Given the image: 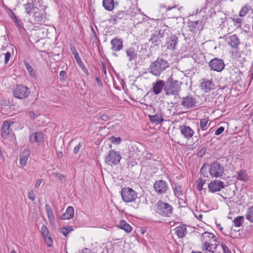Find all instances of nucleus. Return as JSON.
I'll list each match as a JSON object with an SVG mask.
<instances>
[{
  "mask_svg": "<svg viewBox=\"0 0 253 253\" xmlns=\"http://www.w3.org/2000/svg\"><path fill=\"white\" fill-rule=\"evenodd\" d=\"M169 67V64L166 60L158 57L151 63L148 71L153 76L159 77L161 73Z\"/></svg>",
  "mask_w": 253,
  "mask_h": 253,
  "instance_id": "nucleus-1",
  "label": "nucleus"
},
{
  "mask_svg": "<svg viewBox=\"0 0 253 253\" xmlns=\"http://www.w3.org/2000/svg\"><path fill=\"white\" fill-rule=\"evenodd\" d=\"M201 241L203 244L202 250L203 251L213 252L212 251V247L215 245L214 249L216 247V244L215 243L216 241V237L214 234L205 232L202 235Z\"/></svg>",
  "mask_w": 253,
  "mask_h": 253,
  "instance_id": "nucleus-2",
  "label": "nucleus"
},
{
  "mask_svg": "<svg viewBox=\"0 0 253 253\" xmlns=\"http://www.w3.org/2000/svg\"><path fill=\"white\" fill-rule=\"evenodd\" d=\"M181 82L169 77L165 84L164 91L167 95L176 96L181 89Z\"/></svg>",
  "mask_w": 253,
  "mask_h": 253,
  "instance_id": "nucleus-3",
  "label": "nucleus"
},
{
  "mask_svg": "<svg viewBox=\"0 0 253 253\" xmlns=\"http://www.w3.org/2000/svg\"><path fill=\"white\" fill-rule=\"evenodd\" d=\"M155 208V212L161 216L169 217L172 214V207L168 203L161 200L156 204Z\"/></svg>",
  "mask_w": 253,
  "mask_h": 253,
  "instance_id": "nucleus-4",
  "label": "nucleus"
},
{
  "mask_svg": "<svg viewBox=\"0 0 253 253\" xmlns=\"http://www.w3.org/2000/svg\"><path fill=\"white\" fill-rule=\"evenodd\" d=\"M121 158L119 152L110 150L105 158V162L110 166H117L120 164Z\"/></svg>",
  "mask_w": 253,
  "mask_h": 253,
  "instance_id": "nucleus-5",
  "label": "nucleus"
},
{
  "mask_svg": "<svg viewBox=\"0 0 253 253\" xmlns=\"http://www.w3.org/2000/svg\"><path fill=\"white\" fill-rule=\"evenodd\" d=\"M121 196L125 202H132L137 199V194L134 190L129 187L122 189Z\"/></svg>",
  "mask_w": 253,
  "mask_h": 253,
  "instance_id": "nucleus-6",
  "label": "nucleus"
},
{
  "mask_svg": "<svg viewBox=\"0 0 253 253\" xmlns=\"http://www.w3.org/2000/svg\"><path fill=\"white\" fill-rule=\"evenodd\" d=\"M209 172L212 177H220L223 173L224 167L219 163L214 162L211 164Z\"/></svg>",
  "mask_w": 253,
  "mask_h": 253,
  "instance_id": "nucleus-7",
  "label": "nucleus"
},
{
  "mask_svg": "<svg viewBox=\"0 0 253 253\" xmlns=\"http://www.w3.org/2000/svg\"><path fill=\"white\" fill-rule=\"evenodd\" d=\"M30 93L29 88L23 85H17L13 91L14 97L21 99L26 98Z\"/></svg>",
  "mask_w": 253,
  "mask_h": 253,
  "instance_id": "nucleus-8",
  "label": "nucleus"
},
{
  "mask_svg": "<svg viewBox=\"0 0 253 253\" xmlns=\"http://www.w3.org/2000/svg\"><path fill=\"white\" fill-rule=\"evenodd\" d=\"M209 65L211 70L216 72H221L225 66L223 61L218 58H214L211 60L209 63Z\"/></svg>",
  "mask_w": 253,
  "mask_h": 253,
  "instance_id": "nucleus-9",
  "label": "nucleus"
},
{
  "mask_svg": "<svg viewBox=\"0 0 253 253\" xmlns=\"http://www.w3.org/2000/svg\"><path fill=\"white\" fill-rule=\"evenodd\" d=\"M221 38V37H220ZM222 39L225 40L227 44L231 48L236 49L240 44V41L236 35H232L229 36H225L222 37Z\"/></svg>",
  "mask_w": 253,
  "mask_h": 253,
  "instance_id": "nucleus-10",
  "label": "nucleus"
},
{
  "mask_svg": "<svg viewBox=\"0 0 253 253\" xmlns=\"http://www.w3.org/2000/svg\"><path fill=\"white\" fill-rule=\"evenodd\" d=\"M154 188L155 191L158 194L165 193L168 188V184L163 180L156 181L154 184Z\"/></svg>",
  "mask_w": 253,
  "mask_h": 253,
  "instance_id": "nucleus-11",
  "label": "nucleus"
},
{
  "mask_svg": "<svg viewBox=\"0 0 253 253\" xmlns=\"http://www.w3.org/2000/svg\"><path fill=\"white\" fill-rule=\"evenodd\" d=\"M225 186L224 182L220 180H214L211 181L208 184V188L209 191L211 192H215L219 191L221 189L223 188Z\"/></svg>",
  "mask_w": 253,
  "mask_h": 253,
  "instance_id": "nucleus-12",
  "label": "nucleus"
},
{
  "mask_svg": "<svg viewBox=\"0 0 253 253\" xmlns=\"http://www.w3.org/2000/svg\"><path fill=\"white\" fill-rule=\"evenodd\" d=\"M196 103V99L192 95H188L182 98L181 105L186 109H189Z\"/></svg>",
  "mask_w": 253,
  "mask_h": 253,
  "instance_id": "nucleus-13",
  "label": "nucleus"
},
{
  "mask_svg": "<svg viewBox=\"0 0 253 253\" xmlns=\"http://www.w3.org/2000/svg\"><path fill=\"white\" fill-rule=\"evenodd\" d=\"M165 86V83L164 81L157 80L152 84V91L154 94L158 95L164 89Z\"/></svg>",
  "mask_w": 253,
  "mask_h": 253,
  "instance_id": "nucleus-14",
  "label": "nucleus"
},
{
  "mask_svg": "<svg viewBox=\"0 0 253 253\" xmlns=\"http://www.w3.org/2000/svg\"><path fill=\"white\" fill-rule=\"evenodd\" d=\"M215 85L211 80L203 79L200 84L201 89L205 92H209L214 88Z\"/></svg>",
  "mask_w": 253,
  "mask_h": 253,
  "instance_id": "nucleus-15",
  "label": "nucleus"
},
{
  "mask_svg": "<svg viewBox=\"0 0 253 253\" xmlns=\"http://www.w3.org/2000/svg\"><path fill=\"white\" fill-rule=\"evenodd\" d=\"M188 28L189 30L193 33L200 32L203 28L202 22L200 20L190 21L188 24Z\"/></svg>",
  "mask_w": 253,
  "mask_h": 253,
  "instance_id": "nucleus-16",
  "label": "nucleus"
},
{
  "mask_svg": "<svg viewBox=\"0 0 253 253\" xmlns=\"http://www.w3.org/2000/svg\"><path fill=\"white\" fill-rule=\"evenodd\" d=\"M127 16V13L125 11H119L116 13L114 15L111 16L109 21L110 23H112L113 24H116L118 21L123 19H126Z\"/></svg>",
  "mask_w": 253,
  "mask_h": 253,
  "instance_id": "nucleus-17",
  "label": "nucleus"
},
{
  "mask_svg": "<svg viewBox=\"0 0 253 253\" xmlns=\"http://www.w3.org/2000/svg\"><path fill=\"white\" fill-rule=\"evenodd\" d=\"M179 129L181 134L188 139L192 138L194 134V131L189 126L182 125L180 126Z\"/></svg>",
  "mask_w": 253,
  "mask_h": 253,
  "instance_id": "nucleus-18",
  "label": "nucleus"
},
{
  "mask_svg": "<svg viewBox=\"0 0 253 253\" xmlns=\"http://www.w3.org/2000/svg\"><path fill=\"white\" fill-rule=\"evenodd\" d=\"M111 49L113 51H118L123 48V42L121 39L115 38L111 41Z\"/></svg>",
  "mask_w": 253,
  "mask_h": 253,
  "instance_id": "nucleus-19",
  "label": "nucleus"
},
{
  "mask_svg": "<svg viewBox=\"0 0 253 253\" xmlns=\"http://www.w3.org/2000/svg\"><path fill=\"white\" fill-rule=\"evenodd\" d=\"M43 140L44 135L41 132L33 133L30 137V141L31 142H36L39 145L43 142Z\"/></svg>",
  "mask_w": 253,
  "mask_h": 253,
  "instance_id": "nucleus-20",
  "label": "nucleus"
},
{
  "mask_svg": "<svg viewBox=\"0 0 253 253\" xmlns=\"http://www.w3.org/2000/svg\"><path fill=\"white\" fill-rule=\"evenodd\" d=\"M118 5V2H115L114 0H103L102 5L107 11H111L116 6Z\"/></svg>",
  "mask_w": 253,
  "mask_h": 253,
  "instance_id": "nucleus-21",
  "label": "nucleus"
},
{
  "mask_svg": "<svg viewBox=\"0 0 253 253\" xmlns=\"http://www.w3.org/2000/svg\"><path fill=\"white\" fill-rule=\"evenodd\" d=\"M177 37L173 35L171 36L168 40L167 42V46L168 49L173 50L175 49L177 44Z\"/></svg>",
  "mask_w": 253,
  "mask_h": 253,
  "instance_id": "nucleus-22",
  "label": "nucleus"
},
{
  "mask_svg": "<svg viewBox=\"0 0 253 253\" xmlns=\"http://www.w3.org/2000/svg\"><path fill=\"white\" fill-rule=\"evenodd\" d=\"M10 125L7 121H4L2 124V127L1 129V136L6 138L8 136L11 130L10 129Z\"/></svg>",
  "mask_w": 253,
  "mask_h": 253,
  "instance_id": "nucleus-23",
  "label": "nucleus"
},
{
  "mask_svg": "<svg viewBox=\"0 0 253 253\" xmlns=\"http://www.w3.org/2000/svg\"><path fill=\"white\" fill-rule=\"evenodd\" d=\"M30 156V152L29 150L25 149L21 154L19 157V161L21 167L23 168L26 164L29 156Z\"/></svg>",
  "mask_w": 253,
  "mask_h": 253,
  "instance_id": "nucleus-24",
  "label": "nucleus"
},
{
  "mask_svg": "<svg viewBox=\"0 0 253 253\" xmlns=\"http://www.w3.org/2000/svg\"><path fill=\"white\" fill-rule=\"evenodd\" d=\"M175 233L179 238H183L187 234L186 226L182 224L176 227Z\"/></svg>",
  "mask_w": 253,
  "mask_h": 253,
  "instance_id": "nucleus-25",
  "label": "nucleus"
},
{
  "mask_svg": "<svg viewBox=\"0 0 253 253\" xmlns=\"http://www.w3.org/2000/svg\"><path fill=\"white\" fill-rule=\"evenodd\" d=\"M74 215V209L72 207L69 206L67 208L65 212L61 215V218L62 220L70 219Z\"/></svg>",
  "mask_w": 253,
  "mask_h": 253,
  "instance_id": "nucleus-26",
  "label": "nucleus"
},
{
  "mask_svg": "<svg viewBox=\"0 0 253 253\" xmlns=\"http://www.w3.org/2000/svg\"><path fill=\"white\" fill-rule=\"evenodd\" d=\"M127 56L128 57V61L132 62L135 60L137 57V51L133 47H130L126 50Z\"/></svg>",
  "mask_w": 253,
  "mask_h": 253,
  "instance_id": "nucleus-27",
  "label": "nucleus"
},
{
  "mask_svg": "<svg viewBox=\"0 0 253 253\" xmlns=\"http://www.w3.org/2000/svg\"><path fill=\"white\" fill-rule=\"evenodd\" d=\"M45 208L49 223L53 224L55 223V217L50 206L48 204H46Z\"/></svg>",
  "mask_w": 253,
  "mask_h": 253,
  "instance_id": "nucleus-28",
  "label": "nucleus"
},
{
  "mask_svg": "<svg viewBox=\"0 0 253 253\" xmlns=\"http://www.w3.org/2000/svg\"><path fill=\"white\" fill-rule=\"evenodd\" d=\"M149 118L152 123H155L158 125L163 121V116L160 114L155 115H149Z\"/></svg>",
  "mask_w": 253,
  "mask_h": 253,
  "instance_id": "nucleus-29",
  "label": "nucleus"
},
{
  "mask_svg": "<svg viewBox=\"0 0 253 253\" xmlns=\"http://www.w3.org/2000/svg\"><path fill=\"white\" fill-rule=\"evenodd\" d=\"M118 226L120 228L124 230L127 233H129L131 231L132 227L131 226L127 223L125 220H121Z\"/></svg>",
  "mask_w": 253,
  "mask_h": 253,
  "instance_id": "nucleus-30",
  "label": "nucleus"
},
{
  "mask_svg": "<svg viewBox=\"0 0 253 253\" xmlns=\"http://www.w3.org/2000/svg\"><path fill=\"white\" fill-rule=\"evenodd\" d=\"M245 217L249 221L253 223V206L247 209Z\"/></svg>",
  "mask_w": 253,
  "mask_h": 253,
  "instance_id": "nucleus-31",
  "label": "nucleus"
},
{
  "mask_svg": "<svg viewBox=\"0 0 253 253\" xmlns=\"http://www.w3.org/2000/svg\"><path fill=\"white\" fill-rule=\"evenodd\" d=\"M175 195L178 198L183 195V190L181 185H175L174 189Z\"/></svg>",
  "mask_w": 253,
  "mask_h": 253,
  "instance_id": "nucleus-32",
  "label": "nucleus"
},
{
  "mask_svg": "<svg viewBox=\"0 0 253 253\" xmlns=\"http://www.w3.org/2000/svg\"><path fill=\"white\" fill-rule=\"evenodd\" d=\"M237 178L238 180L246 181L248 180V175L246 171L240 170L238 172Z\"/></svg>",
  "mask_w": 253,
  "mask_h": 253,
  "instance_id": "nucleus-33",
  "label": "nucleus"
},
{
  "mask_svg": "<svg viewBox=\"0 0 253 253\" xmlns=\"http://www.w3.org/2000/svg\"><path fill=\"white\" fill-rule=\"evenodd\" d=\"M209 121L208 118H204L203 119L201 120L200 123V128L202 130H206L208 127L209 126L210 124L208 125V123Z\"/></svg>",
  "mask_w": 253,
  "mask_h": 253,
  "instance_id": "nucleus-34",
  "label": "nucleus"
},
{
  "mask_svg": "<svg viewBox=\"0 0 253 253\" xmlns=\"http://www.w3.org/2000/svg\"><path fill=\"white\" fill-rule=\"evenodd\" d=\"M73 230V228L71 226H67L60 229L59 232L62 233L66 237H67L68 234L71 231Z\"/></svg>",
  "mask_w": 253,
  "mask_h": 253,
  "instance_id": "nucleus-35",
  "label": "nucleus"
},
{
  "mask_svg": "<svg viewBox=\"0 0 253 253\" xmlns=\"http://www.w3.org/2000/svg\"><path fill=\"white\" fill-rule=\"evenodd\" d=\"M244 220V218L243 216H238L234 219L233 222L235 226L240 227L242 225Z\"/></svg>",
  "mask_w": 253,
  "mask_h": 253,
  "instance_id": "nucleus-36",
  "label": "nucleus"
},
{
  "mask_svg": "<svg viewBox=\"0 0 253 253\" xmlns=\"http://www.w3.org/2000/svg\"><path fill=\"white\" fill-rule=\"evenodd\" d=\"M251 8V6L249 4L245 5L244 7H242L241 10L239 12V16L241 17L245 16L247 13L249 12V10Z\"/></svg>",
  "mask_w": 253,
  "mask_h": 253,
  "instance_id": "nucleus-37",
  "label": "nucleus"
},
{
  "mask_svg": "<svg viewBox=\"0 0 253 253\" xmlns=\"http://www.w3.org/2000/svg\"><path fill=\"white\" fill-rule=\"evenodd\" d=\"M25 65L31 77H35L36 75L35 72L31 66L27 62H25Z\"/></svg>",
  "mask_w": 253,
  "mask_h": 253,
  "instance_id": "nucleus-38",
  "label": "nucleus"
},
{
  "mask_svg": "<svg viewBox=\"0 0 253 253\" xmlns=\"http://www.w3.org/2000/svg\"><path fill=\"white\" fill-rule=\"evenodd\" d=\"M25 12L28 14H31L32 13V9L34 8V4L32 3H28L24 5Z\"/></svg>",
  "mask_w": 253,
  "mask_h": 253,
  "instance_id": "nucleus-39",
  "label": "nucleus"
},
{
  "mask_svg": "<svg viewBox=\"0 0 253 253\" xmlns=\"http://www.w3.org/2000/svg\"><path fill=\"white\" fill-rule=\"evenodd\" d=\"M205 181L202 178H198V179L197 181V189L199 191H201L203 189V186L205 184Z\"/></svg>",
  "mask_w": 253,
  "mask_h": 253,
  "instance_id": "nucleus-40",
  "label": "nucleus"
},
{
  "mask_svg": "<svg viewBox=\"0 0 253 253\" xmlns=\"http://www.w3.org/2000/svg\"><path fill=\"white\" fill-rule=\"evenodd\" d=\"M43 237L44 238L45 243L47 245V246L48 247H51L52 245L53 241L50 235Z\"/></svg>",
  "mask_w": 253,
  "mask_h": 253,
  "instance_id": "nucleus-41",
  "label": "nucleus"
},
{
  "mask_svg": "<svg viewBox=\"0 0 253 253\" xmlns=\"http://www.w3.org/2000/svg\"><path fill=\"white\" fill-rule=\"evenodd\" d=\"M41 233L43 237L48 236L50 234L47 227L43 225L41 228Z\"/></svg>",
  "mask_w": 253,
  "mask_h": 253,
  "instance_id": "nucleus-42",
  "label": "nucleus"
},
{
  "mask_svg": "<svg viewBox=\"0 0 253 253\" xmlns=\"http://www.w3.org/2000/svg\"><path fill=\"white\" fill-rule=\"evenodd\" d=\"M233 21L234 22V25L237 27V28H239L241 27L242 25V19L240 18H237L236 19H233Z\"/></svg>",
  "mask_w": 253,
  "mask_h": 253,
  "instance_id": "nucleus-43",
  "label": "nucleus"
},
{
  "mask_svg": "<svg viewBox=\"0 0 253 253\" xmlns=\"http://www.w3.org/2000/svg\"><path fill=\"white\" fill-rule=\"evenodd\" d=\"M71 50L72 54L74 56L75 59L80 57L78 52H77L75 47L72 46L71 48Z\"/></svg>",
  "mask_w": 253,
  "mask_h": 253,
  "instance_id": "nucleus-44",
  "label": "nucleus"
},
{
  "mask_svg": "<svg viewBox=\"0 0 253 253\" xmlns=\"http://www.w3.org/2000/svg\"><path fill=\"white\" fill-rule=\"evenodd\" d=\"M27 115L28 117L33 120L36 119L38 116L37 114L32 111L28 112L27 113Z\"/></svg>",
  "mask_w": 253,
  "mask_h": 253,
  "instance_id": "nucleus-45",
  "label": "nucleus"
},
{
  "mask_svg": "<svg viewBox=\"0 0 253 253\" xmlns=\"http://www.w3.org/2000/svg\"><path fill=\"white\" fill-rule=\"evenodd\" d=\"M221 247L223 252V253H232L230 250L228 248L227 246L223 243L221 244Z\"/></svg>",
  "mask_w": 253,
  "mask_h": 253,
  "instance_id": "nucleus-46",
  "label": "nucleus"
},
{
  "mask_svg": "<svg viewBox=\"0 0 253 253\" xmlns=\"http://www.w3.org/2000/svg\"><path fill=\"white\" fill-rule=\"evenodd\" d=\"M111 139L112 142H113L114 143H116L117 144H119L121 141V139L119 137H116L115 136H112Z\"/></svg>",
  "mask_w": 253,
  "mask_h": 253,
  "instance_id": "nucleus-47",
  "label": "nucleus"
},
{
  "mask_svg": "<svg viewBox=\"0 0 253 253\" xmlns=\"http://www.w3.org/2000/svg\"><path fill=\"white\" fill-rule=\"evenodd\" d=\"M59 77L61 80H64L67 78L66 73L64 71H61L59 74Z\"/></svg>",
  "mask_w": 253,
  "mask_h": 253,
  "instance_id": "nucleus-48",
  "label": "nucleus"
},
{
  "mask_svg": "<svg viewBox=\"0 0 253 253\" xmlns=\"http://www.w3.org/2000/svg\"><path fill=\"white\" fill-rule=\"evenodd\" d=\"M224 130V128L223 126L218 127L215 132V135H218L222 133Z\"/></svg>",
  "mask_w": 253,
  "mask_h": 253,
  "instance_id": "nucleus-49",
  "label": "nucleus"
},
{
  "mask_svg": "<svg viewBox=\"0 0 253 253\" xmlns=\"http://www.w3.org/2000/svg\"><path fill=\"white\" fill-rule=\"evenodd\" d=\"M28 198L32 201L35 200V196L33 191L31 190L28 192Z\"/></svg>",
  "mask_w": 253,
  "mask_h": 253,
  "instance_id": "nucleus-50",
  "label": "nucleus"
},
{
  "mask_svg": "<svg viewBox=\"0 0 253 253\" xmlns=\"http://www.w3.org/2000/svg\"><path fill=\"white\" fill-rule=\"evenodd\" d=\"M11 56V53L10 52H7L5 54V57H4V62L5 63H7L9 58Z\"/></svg>",
  "mask_w": 253,
  "mask_h": 253,
  "instance_id": "nucleus-51",
  "label": "nucleus"
},
{
  "mask_svg": "<svg viewBox=\"0 0 253 253\" xmlns=\"http://www.w3.org/2000/svg\"><path fill=\"white\" fill-rule=\"evenodd\" d=\"M81 147V143H79L77 145H76L75 147H74V153L75 154H77L80 148Z\"/></svg>",
  "mask_w": 253,
  "mask_h": 253,
  "instance_id": "nucleus-52",
  "label": "nucleus"
},
{
  "mask_svg": "<svg viewBox=\"0 0 253 253\" xmlns=\"http://www.w3.org/2000/svg\"><path fill=\"white\" fill-rule=\"evenodd\" d=\"M42 182V179H38L36 181V183H35V187L36 188H38L40 186V185H41Z\"/></svg>",
  "mask_w": 253,
  "mask_h": 253,
  "instance_id": "nucleus-53",
  "label": "nucleus"
},
{
  "mask_svg": "<svg viewBox=\"0 0 253 253\" xmlns=\"http://www.w3.org/2000/svg\"><path fill=\"white\" fill-rule=\"evenodd\" d=\"M80 68L82 69L83 71L86 74V75L88 76L89 75L88 70L86 68L84 64L83 65V66H81Z\"/></svg>",
  "mask_w": 253,
  "mask_h": 253,
  "instance_id": "nucleus-54",
  "label": "nucleus"
},
{
  "mask_svg": "<svg viewBox=\"0 0 253 253\" xmlns=\"http://www.w3.org/2000/svg\"><path fill=\"white\" fill-rule=\"evenodd\" d=\"M77 64H78V65L80 66V67L81 66H83V65H84V63L81 60V59L80 57L78 58H77L75 59Z\"/></svg>",
  "mask_w": 253,
  "mask_h": 253,
  "instance_id": "nucleus-55",
  "label": "nucleus"
},
{
  "mask_svg": "<svg viewBox=\"0 0 253 253\" xmlns=\"http://www.w3.org/2000/svg\"><path fill=\"white\" fill-rule=\"evenodd\" d=\"M79 253H90V251L87 248H85L82 250L79 251Z\"/></svg>",
  "mask_w": 253,
  "mask_h": 253,
  "instance_id": "nucleus-56",
  "label": "nucleus"
},
{
  "mask_svg": "<svg viewBox=\"0 0 253 253\" xmlns=\"http://www.w3.org/2000/svg\"><path fill=\"white\" fill-rule=\"evenodd\" d=\"M14 22L15 24L18 26L20 27V22L19 20L18 19L15 15H14Z\"/></svg>",
  "mask_w": 253,
  "mask_h": 253,
  "instance_id": "nucleus-57",
  "label": "nucleus"
},
{
  "mask_svg": "<svg viewBox=\"0 0 253 253\" xmlns=\"http://www.w3.org/2000/svg\"><path fill=\"white\" fill-rule=\"evenodd\" d=\"M102 69H103V72H104V74H106L107 71H106L105 65L104 63H102Z\"/></svg>",
  "mask_w": 253,
  "mask_h": 253,
  "instance_id": "nucleus-58",
  "label": "nucleus"
},
{
  "mask_svg": "<svg viewBox=\"0 0 253 253\" xmlns=\"http://www.w3.org/2000/svg\"><path fill=\"white\" fill-rule=\"evenodd\" d=\"M95 80H96V81L97 82V83H98V84H101V80L99 79V78L96 77L95 78Z\"/></svg>",
  "mask_w": 253,
  "mask_h": 253,
  "instance_id": "nucleus-59",
  "label": "nucleus"
},
{
  "mask_svg": "<svg viewBox=\"0 0 253 253\" xmlns=\"http://www.w3.org/2000/svg\"><path fill=\"white\" fill-rule=\"evenodd\" d=\"M202 217H203V215L202 214H200L199 215V218L201 219V218H202Z\"/></svg>",
  "mask_w": 253,
  "mask_h": 253,
  "instance_id": "nucleus-60",
  "label": "nucleus"
},
{
  "mask_svg": "<svg viewBox=\"0 0 253 253\" xmlns=\"http://www.w3.org/2000/svg\"><path fill=\"white\" fill-rule=\"evenodd\" d=\"M14 15H15V14L13 13H12V16L11 17L13 19L14 21Z\"/></svg>",
  "mask_w": 253,
  "mask_h": 253,
  "instance_id": "nucleus-61",
  "label": "nucleus"
},
{
  "mask_svg": "<svg viewBox=\"0 0 253 253\" xmlns=\"http://www.w3.org/2000/svg\"><path fill=\"white\" fill-rule=\"evenodd\" d=\"M10 253H17L15 250H12L11 251Z\"/></svg>",
  "mask_w": 253,
  "mask_h": 253,
  "instance_id": "nucleus-62",
  "label": "nucleus"
},
{
  "mask_svg": "<svg viewBox=\"0 0 253 253\" xmlns=\"http://www.w3.org/2000/svg\"><path fill=\"white\" fill-rule=\"evenodd\" d=\"M203 150V148H202V149L201 150L200 153H201V152H204L205 151V150Z\"/></svg>",
  "mask_w": 253,
  "mask_h": 253,
  "instance_id": "nucleus-63",
  "label": "nucleus"
},
{
  "mask_svg": "<svg viewBox=\"0 0 253 253\" xmlns=\"http://www.w3.org/2000/svg\"><path fill=\"white\" fill-rule=\"evenodd\" d=\"M192 253H201V252H192Z\"/></svg>",
  "mask_w": 253,
  "mask_h": 253,
  "instance_id": "nucleus-64",
  "label": "nucleus"
}]
</instances>
